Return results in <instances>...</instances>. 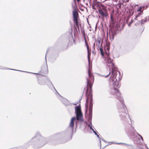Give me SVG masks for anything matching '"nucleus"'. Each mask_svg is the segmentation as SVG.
<instances>
[{
  "instance_id": "obj_22",
  "label": "nucleus",
  "mask_w": 149,
  "mask_h": 149,
  "mask_svg": "<svg viewBox=\"0 0 149 149\" xmlns=\"http://www.w3.org/2000/svg\"><path fill=\"white\" fill-rule=\"evenodd\" d=\"M25 145H27L26 147H25L24 148V149H23V148L22 146L18 147V148H15V149H26L29 146V145L28 144V143H26L25 144Z\"/></svg>"
},
{
  "instance_id": "obj_45",
  "label": "nucleus",
  "mask_w": 149,
  "mask_h": 149,
  "mask_svg": "<svg viewBox=\"0 0 149 149\" xmlns=\"http://www.w3.org/2000/svg\"><path fill=\"white\" fill-rule=\"evenodd\" d=\"M1 68H3V67L1 66V65H0V69H1Z\"/></svg>"
},
{
  "instance_id": "obj_19",
  "label": "nucleus",
  "mask_w": 149,
  "mask_h": 149,
  "mask_svg": "<svg viewBox=\"0 0 149 149\" xmlns=\"http://www.w3.org/2000/svg\"><path fill=\"white\" fill-rule=\"evenodd\" d=\"M58 56V54H56L55 55H53L51 61L52 62H54L55 60H56V58Z\"/></svg>"
},
{
  "instance_id": "obj_5",
  "label": "nucleus",
  "mask_w": 149,
  "mask_h": 149,
  "mask_svg": "<svg viewBox=\"0 0 149 149\" xmlns=\"http://www.w3.org/2000/svg\"><path fill=\"white\" fill-rule=\"evenodd\" d=\"M91 91L90 90L89 93L88 94L87 92L86 93V100L85 104V107L87 108L89 106V114H88V117L87 118L88 122L89 123H88L87 122L85 123L88 127H90V129L92 130L93 128L92 127L93 125L92 124V110L93 107V100L92 98V94L91 93Z\"/></svg>"
},
{
  "instance_id": "obj_35",
  "label": "nucleus",
  "mask_w": 149,
  "mask_h": 149,
  "mask_svg": "<svg viewBox=\"0 0 149 149\" xmlns=\"http://www.w3.org/2000/svg\"><path fill=\"white\" fill-rule=\"evenodd\" d=\"M102 140L104 142H106H106H108L107 141H105V140L104 139H102Z\"/></svg>"
},
{
  "instance_id": "obj_13",
  "label": "nucleus",
  "mask_w": 149,
  "mask_h": 149,
  "mask_svg": "<svg viewBox=\"0 0 149 149\" xmlns=\"http://www.w3.org/2000/svg\"><path fill=\"white\" fill-rule=\"evenodd\" d=\"M148 7V6H140L139 8L137 10V12H138L139 13L134 18V19H136L138 17H139L141 15H142L143 14V10L144 9H146Z\"/></svg>"
},
{
  "instance_id": "obj_54",
  "label": "nucleus",
  "mask_w": 149,
  "mask_h": 149,
  "mask_svg": "<svg viewBox=\"0 0 149 149\" xmlns=\"http://www.w3.org/2000/svg\"><path fill=\"white\" fill-rule=\"evenodd\" d=\"M93 9H94V8L93 7Z\"/></svg>"
},
{
  "instance_id": "obj_8",
  "label": "nucleus",
  "mask_w": 149,
  "mask_h": 149,
  "mask_svg": "<svg viewBox=\"0 0 149 149\" xmlns=\"http://www.w3.org/2000/svg\"><path fill=\"white\" fill-rule=\"evenodd\" d=\"M88 77H86L87 80V90L86 92V94L87 92V93L88 94L90 91H91L92 93V88L93 85V83L94 81V77L93 73L91 71L92 69V65L90 66V58L88 56Z\"/></svg>"
},
{
  "instance_id": "obj_47",
  "label": "nucleus",
  "mask_w": 149,
  "mask_h": 149,
  "mask_svg": "<svg viewBox=\"0 0 149 149\" xmlns=\"http://www.w3.org/2000/svg\"><path fill=\"white\" fill-rule=\"evenodd\" d=\"M146 148H147V149H149V148H148V146H147L146 145Z\"/></svg>"
},
{
  "instance_id": "obj_17",
  "label": "nucleus",
  "mask_w": 149,
  "mask_h": 149,
  "mask_svg": "<svg viewBox=\"0 0 149 149\" xmlns=\"http://www.w3.org/2000/svg\"><path fill=\"white\" fill-rule=\"evenodd\" d=\"M73 21L74 23V24H75L76 26H78V25H79L80 27H81V23H79V20L80 21V19H73Z\"/></svg>"
},
{
  "instance_id": "obj_52",
  "label": "nucleus",
  "mask_w": 149,
  "mask_h": 149,
  "mask_svg": "<svg viewBox=\"0 0 149 149\" xmlns=\"http://www.w3.org/2000/svg\"><path fill=\"white\" fill-rule=\"evenodd\" d=\"M92 52H93H93H94V51H92Z\"/></svg>"
},
{
  "instance_id": "obj_27",
  "label": "nucleus",
  "mask_w": 149,
  "mask_h": 149,
  "mask_svg": "<svg viewBox=\"0 0 149 149\" xmlns=\"http://www.w3.org/2000/svg\"><path fill=\"white\" fill-rule=\"evenodd\" d=\"M133 20H131L130 22L128 24V26L129 27H130L131 24L133 22Z\"/></svg>"
},
{
  "instance_id": "obj_40",
  "label": "nucleus",
  "mask_w": 149,
  "mask_h": 149,
  "mask_svg": "<svg viewBox=\"0 0 149 149\" xmlns=\"http://www.w3.org/2000/svg\"><path fill=\"white\" fill-rule=\"evenodd\" d=\"M109 145H106V146H104L103 148H102V149H103V148H105L107 146Z\"/></svg>"
},
{
  "instance_id": "obj_21",
  "label": "nucleus",
  "mask_w": 149,
  "mask_h": 149,
  "mask_svg": "<svg viewBox=\"0 0 149 149\" xmlns=\"http://www.w3.org/2000/svg\"><path fill=\"white\" fill-rule=\"evenodd\" d=\"M131 149H144V148L142 147L141 145H138L136 148L135 149L134 148H132Z\"/></svg>"
},
{
  "instance_id": "obj_51",
  "label": "nucleus",
  "mask_w": 149,
  "mask_h": 149,
  "mask_svg": "<svg viewBox=\"0 0 149 149\" xmlns=\"http://www.w3.org/2000/svg\"><path fill=\"white\" fill-rule=\"evenodd\" d=\"M65 141L64 142H61V143H65Z\"/></svg>"
},
{
  "instance_id": "obj_53",
  "label": "nucleus",
  "mask_w": 149,
  "mask_h": 149,
  "mask_svg": "<svg viewBox=\"0 0 149 149\" xmlns=\"http://www.w3.org/2000/svg\"><path fill=\"white\" fill-rule=\"evenodd\" d=\"M81 99H80V100H81ZM80 100H79V101H80Z\"/></svg>"
},
{
  "instance_id": "obj_12",
  "label": "nucleus",
  "mask_w": 149,
  "mask_h": 149,
  "mask_svg": "<svg viewBox=\"0 0 149 149\" xmlns=\"http://www.w3.org/2000/svg\"><path fill=\"white\" fill-rule=\"evenodd\" d=\"M98 12L99 14L103 17H107L108 16L107 10L104 7L99 9L98 10Z\"/></svg>"
},
{
  "instance_id": "obj_9",
  "label": "nucleus",
  "mask_w": 149,
  "mask_h": 149,
  "mask_svg": "<svg viewBox=\"0 0 149 149\" xmlns=\"http://www.w3.org/2000/svg\"><path fill=\"white\" fill-rule=\"evenodd\" d=\"M44 79H43L44 81H45L46 83V85H47L51 89H52V88H54L56 91H57L55 89V87L54 86L53 84L52 83L51 81L50 80L49 78L47 76L45 77L44 76Z\"/></svg>"
},
{
  "instance_id": "obj_39",
  "label": "nucleus",
  "mask_w": 149,
  "mask_h": 149,
  "mask_svg": "<svg viewBox=\"0 0 149 149\" xmlns=\"http://www.w3.org/2000/svg\"><path fill=\"white\" fill-rule=\"evenodd\" d=\"M95 42L93 44V48H94V49H95Z\"/></svg>"
},
{
  "instance_id": "obj_18",
  "label": "nucleus",
  "mask_w": 149,
  "mask_h": 149,
  "mask_svg": "<svg viewBox=\"0 0 149 149\" xmlns=\"http://www.w3.org/2000/svg\"><path fill=\"white\" fill-rule=\"evenodd\" d=\"M71 32L70 31L69 32L67 33V34L68 35V42H69L70 41V39H71L72 38H73L72 35V29H71Z\"/></svg>"
},
{
  "instance_id": "obj_11",
  "label": "nucleus",
  "mask_w": 149,
  "mask_h": 149,
  "mask_svg": "<svg viewBox=\"0 0 149 149\" xmlns=\"http://www.w3.org/2000/svg\"><path fill=\"white\" fill-rule=\"evenodd\" d=\"M117 30L115 28H112L109 31V38L111 40L114 39V36L116 35Z\"/></svg>"
},
{
  "instance_id": "obj_56",
  "label": "nucleus",
  "mask_w": 149,
  "mask_h": 149,
  "mask_svg": "<svg viewBox=\"0 0 149 149\" xmlns=\"http://www.w3.org/2000/svg\"><path fill=\"white\" fill-rule=\"evenodd\" d=\"M77 1H79V0H77Z\"/></svg>"
},
{
  "instance_id": "obj_14",
  "label": "nucleus",
  "mask_w": 149,
  "mask_h": 149,
  "mask_svg": "<svg viewBox=\"0 0 149 149\" xmlns=\"http://www.w3.org/2000/svg\"><path fill=\"white\" fill-rule=\"evenodd\" d=\"M73 10L72 11V17L73 19H78L79 18V14L78 13L76 10L75 7L74 6L73 4H72Z\"/></svg>"
},
{
  "instance_id": "obj_48",
  "label": "nucleus",
  "mask_w": 149,
  "mask_h": 149,
  "mask_svg": "<svg viewBox=\"0 0 149 149\" xmlns=\"http://www.w3.org/2000/svg\"><path fill=\"white\" fill-rule=\"evenodd\" d=\"M110 18H111V19H112V16H111L110 17Z\"/></svg>"
},
{
  "instance_id": "obj_7",
  "label": "nucleus",
  "mask_w": 149,
  "mask_h": 149,
  "mask_svg": "<svg viewBox=\"0 0 149 149\" xmlns=\"http://www.w3.org/2000/svg\"><path fill=\"white\" fill-rule=\"evenodd\" d=\"M128 115L129 117H130L128 113ZM129 119L131 121L130 127L129 129H126L127 132L130 138L132 139L134 143V144L136 143L137 144H138L139 143V141H140V139L136 136V134L140 137L143 141V139L142 136L137 132H136L134 127H132V120L130 117H129Z\"/></svg>"
},
{
  "instance_id": "obj_55",
  "label": "nucleus",
  "mask_w": 149,
  "mask_h": 149,
  "mask_svg": "<svg viewBox=\"0 0 149 149\" xmlns=\"http://www.w3.org/2000/svg\"><path fill=\"white\" fill-rule=\"evenodd\" d=\"M75 29L77 30V28H75Z\"/></svg>"
},
{
  "instance_id": "obj_6",
  "label": "nucleus",
  "mask_w": 149,
  "mask_h": 149,
  "mask_svg": "<svg viewBox=\"0 0 149 149\" xmlns=\"http://www.w3.org/2000/svg\"><path fill=\"white\" fill-rule=\"evenodd\" d=\"M3 67V68L1 69H10L14 70H15L20 72H25L27 73H32L33 74H36L37 75V77L38 79V84L40 85H46V83L45 81H44V80L43 79H44V74H47L48 72V68H47V64H46V66L45 67H44V66H42L41 68V71H40V72L41 73V74H39L37 73H35L33 72H28L18 70H16L14 69H7L6 67H4L3 66H2Z\"/></svg>"
},
{
  "instance_id": "obj_28",
  "label": "nucleus",
  "mask_w": 149,
  "mask_h": 149,
  "mask_svg": "<svg viewBox=\"0 0 149 149\" xmlns=\"http://www.w3.org/2000/svg\"><path fill=\"white\" fill-rule=\"evenodd\" d=\"M141 24V21H139L136 24H135V25L136 26L138 24Z\"/></svg>"
},
{
  "instance_id": "obj_34",
  "label": "nucleus",
  "mask_w": 149,
  "mask_h": 149,
  "mask_svg": "<svg viewBox=\"0 0 149 149\" xmlns=\"http://www.w3.org/2000/svg\"><path fill=\"white\" fill-rule=\"evenodd\" d=\"M124 143H117V144H124Z\"/></svg>"
},
{
  "instance_id": "obj_10",
  "label": "nucleus",
  "mask_w": 149,
  "mask_h": 149,
  "mask_svg": "<svg viewBox=\"0 0 149 149\" xmlns=\"http://www.w3.org/2000/svg\"><path fill=\"white\" fill-rule=\"evenodd\" d=\"M56 92L58 94V95L57 96L58 98L62 102L65 106L69 105H71V103L69 102L68 100L62 97L58 93L57 91H56Z\"/></svg>"
},
{
  "instance_id": "obj_29",
  "label": "nucleus",
  "mask_w": 149,
  "mask_h": 149,
  "mask_svg": "<svg viewBox=\"0 0 149 149\" xmlns=\"http://www.w3.org/2000/svg\"><path fill=\"white\" fill-rule=\"evenodd\" d=\"M87 49L88 50V56L90 57V56H91V53H89L88 52V49Z\"/></svg>"
},
{
  "instance_id": "obj_26",
  "label": "nucleus",
  "mask_w": 149,
  "mask_h": 149,
  "mask_svg": "<svg viewBox=\"0 0 149 149\" xmlns=\"http://www.w3.org/2000/svg\"><path fill=\"white\" fill-rule=\"evenodd\" d=\"M124 144L125 145L127 146H131L132 148L133 147H134V146H133V145L131 144H127V143H124Z\"/></svg>"
},
{
  "instance_id": "obj_3",
  "label": "nucleus",
  "mask_w": 149,
  "mask_h": 149,
  "mask_svg": "<svg viewBox=\"0 0 149 149\" xmlns=\"http://www.w3.org/2000/svg\"><path fill=\"white\" fill-rule=\"evenodd\" d=\"M116 83H112L113 88L110 91L111 93L115 95L120 102L121 107L118 110V113H119V116L122 120H125L126 118L127 115L126 110H127L126 106L124 104V102L123 99L121 95L118 88L120 86L119 84V87H118Z\"/></svg>"
},
{
  "instance_id": "obj_23",
  "label": "nucleus",
  "mask_w": 149,
  "mask_h": 149,
  "mask_svg": "<svg viewBox=\"0 0 149 149\" xmlns=\"http://www.w3.org/2000/svg\"><path fill=\"white\" fill-rule=\"evenodd\" d=\"M141 26L142 27H143V25H142V24H144V23L146 22L147 21V20L146 19H142L141 20Z\"/></svg>"
},
{
  "instance_id": "obj_50",
  "label": "nucleus",
  "mask_w": 149,
  "mask_h": 149,
  "mask_svg": "<svg viewBox=\"0 0 149 149\" xmlns=\"http://www.w3.org/2000/svg\"><path fill=\"white\" fill-rule=\"evenodd\" d=\"M101 5L103 6H104V5L103 4H101Z\"/></svg>"
},
{
  "instance_id": "obj_37",
  "label": "nucleus",
  "mask_w": 149,
  "mask_h": 149,
  "mask_svg": "<svg viewBox=\"0 0 149 149\" xmlns=\"http://www.w3.org/2000/svg\"><path fill=\"white\" fill-rule=\"evenodd\" d=\"M100 0L101 1V2H104L105 1H106V0Z\"/></svg>"
},
{
  "instance_id": "obj_1",
  "label": "nucleus",
  "mask_w": 149,
  "mask_h": 149,
  "mask_svg": "<svg viewBox=\"0 0 149 149\" xmlns=\"http://www.w3.org/2000/svg\"><path fill=\"white\" fill-rule=\"evenodd\" d=\"M74 108L76 118L75 117H74L71 118L69 125L65 131L50 136V139L52 140L61 139L72 134L74 127V120L76 118L78 122H83L84 121L83 118V114L81 111L80 104L75 107Z\"/></svg>"
},
{
  "instance_id": "obj_30",
  "label": "nucleus",
  "mask_w": 149,
  "mask_h": 149,
  "mask_svg": "<svg viewBox=\"0 0 149 149\" xmlns=\"http://www.w3.org/2000/svg\"><path fill=\"white\" fill-rule=\"evenodd\" d=\"M106 44L107 47H109V46L110 45V43L109 42L106 43Z\"/></svg>"
},
{
  "instance_id": "obj_16",
  "label": "nucleus",
  "mask_w": 149,
  "mask_h": 149,
  "mask_svg": "<svg viewBox=\"0 0 149 149\" xmlns=\"http://www.w3.org/2000/svg\"><path fill=\"white\" fill-rule=\"evenodd\" d=\"M80 28H81V33L82 34V35L83 36V38H84L85 44L87 48H88V45H87V43L86 42V34L85 33V32L84 29L83 28V27L81 26Z\"/></svg>"
},
{
  "instance_id": "obj_36",
  "label": "nucleus",
  "mask_w": 149,
  "mask_h": 149,
  "mask_svg": "<svg viewBox=\"0 0 149 149\" xmlns=\"http://www.w3.org/2000/svg\"><path fill=\"white\" fill-rule=\"evenodd\" d=\"M101 139H99V140L100 142V147L101 146Z\"/></svg>"
},
{
  "instance_id": "obj_24",
  "label": "nucleus",
  "mask_w": 149,
  "mask_h": 149,
  "mask_svg": "<svg viewBox=\"0 0 149 149\" xmlns=\"http://www.w3.org/2000/svg\"><path fill=\"white\" fill-rule=\"evenodd\" d=\"M130 17H131V16H130V15H127V17L126 20V22L127 23H128V21L130 18Z\"/></svg>"
},
{
  "instance_id": "obj_32",
  "label": "nucleus",
  "mask_w": 149,
  "mask_h": 149,
  "mask_svg": "<svg viewBox=\"0 0 149 149\" xmlns=\"http://www.w3.org/2000/svg\"><path fill=\"white\" fill-rule=\"evenodd\" d=\"M48 50H49L48 49H47V52H46V54H45V60H46V61H47L46 59V54H47V52H48Z\"/></svg>"
},
{
  "instance_id": "obj_33",
  "label": "nucleus",
  "mask_w": 149,
  "mask_h": 149,
  "mask_svg": "<svg viewBox=\"0 0 149 149\" xmlns=\"http://www.w3.org/2000/svg\"><path fill=\"white\" fill-rule=\"evenodd\" d=\"M79 25H78V26H77L79 32L80 30H79Z\"/></svg>"
},
{
  "instance_id": "obj_15",
  "label": "nucleus",
  "mask_w": 149,
  "mask_h": 149,
  "mask_svg": "<svg viewBox=\"0 0 149 149\" xmlns=\"http://www.w3.org/2000/svg\"><path fill=\"white\" fill-rule=\"evenodd\" d=\"M96 46H97V49H99L100 50V53L102 56L103 57L104 59L106 58V56L105 52H104L103 48L100 47L99 45H97V44L96 45Z\"/></svg>"
},
{
  "instance_id": "obj_25",
  "label": "nucleus",
  "mask_w": 149,
  "mask_h": 149,
  "mask_svg": "<svg viewBox=\"0 0 149 149\" xmlns=\"http://www.w3.org/2000/svg\"><path fill=\"white\" fill-rule=\"evenodd\" d=\"M101 38L100 37L99 38L98 37V40H97V42H98V45H99L100 44V41H101Z\"/></svg>"
},
{
  "instance_id": "obj_42",
  "label": "nucleus",
  "mask_w": 149,
  "mask_h": 149,
  "mask_svg": "<svg viewBox=\"0 0 149 149\" xmlns=\"http://www.w3.org/2000/svg\"><path fill=\"white\" fill-rule=\"evenodd\" d=\"M91 130L93 131V132H94L95 131L93 129H92Z\"/></svg>"
},
{
  "instance_id": "obj_49",
  "label": "nucleus",
  "mask_w": 149,
  "mask_h": 149,
  "mask_svg": "<svg viewBox=\"0 0 149 149\" xmlns=\"http://www.w3.org/2000/svg\"><path fill=\"white\" fill-rule=\"evenodd\" d=\"M76 125H77V122H76Z\"/></svg>"
},
{
  "instance_id": "obj_41",
  "label": "nucleus",
  "mask_w": 149,
  "mask_h": 149,
  "mask_svg": "<svg viewBox=\"0 0 149 149\" xmlns=\"http://www.w3.org/2000/svg\"><path fill=\"white\" fill-rule=\"evenodd\" d=\"M108 142L109 143H114L113 142Z\"/></svg>"
},
{
  "instance_id": "obj_31",
  "label": "nucleus",
  "mask_w": 149,
  "mask_h": 149,
  "mask_svg": "<svg viewBox=\"0 0 149 149\" xmlns=\"http://www.w3.org/2000/svg\"><path fill=\"white\" fill-rule=\"evenodd\" d=\"M96 136L99 139H101V138H100V137L99 136V135L98 134L96 135Z\"/></svg>"
},
{
  "instance_id": "obj_2",
  "label": "nucleus",
  "mask_w": 149,
  "mask_h": 149,
  "mask_svg": "<svg viewBox=\"0 0 149 149\" xmlns=\"http://www.w3.org/2000/svg\"><path fill=\"white\" fill-rule=\"evenodd\" d=\"M109 47H107L106 49L107 51H105V54L106 58L104 59V61L107 64V66H108L110 72L109 74L106 75H100L101 76L105 77H108L111 73L109 79L111 81L112 84L116 83L118 87H119V81L122 79V75H120V73L119 71L118 70V68L114 65V64L113 63V60L109 56Z\"/></svg>"
},
{
  "instance_id": "obj_20",
  "label": "nucleus",
  "mask_w": 149,
  "mask_h": 149,
  "mask_svg": "<svg viewBox=\"0 0 149 149\" xmlns=\"http://www.w3.org/2000/svg\"><path fill=\"white\" fill-rule=\"evenodd\" d=\"M127 15H130V16H132L134 13V12L131 10L129 11H127Z\"/></svg>"
},
{
  "instance_id": "obj_44",
  "label": "nucleus",
  "mask_w": 149,
  "mask_h": 149,
  "mask_svg": "<svg viewBox=\"0 0 149 149\" xmlns=\"http://www.w3.org/2000/svg\"><path fill=\"white\" fill-rule=\"evenodd\" d=\"M73 104L75 105H76L77 104L76 103H71V104Z\"/></svg>"
},
{
  "instance_id": "obj_46",
  "label": "nucleus",
  "mask_w": 149,
  "mask_h": 149,
  "mask_svg": "<svg viewBox=\"0 0 149 149\" xmlns=\"http://www.w3.org/2000/svg\"><path fill=\"white\" fill-rule=\"evenodd\" d=\"M118 143H116L115 142H114V143H113L115 144H117Z\"/></svg>"
},
{
  "instance_id": "obj_43",
  "label": "nucleus",
  "mask_w": 149,
  "mask_h": 149,
  "mask_svg": "<svg viewBox=\"0 0 149 149\" xmlns=\"http://www.w3.org/2000/svg\"><path fill=\"white\" fill-rule=\"evenodd\" d=\"M142 25H143V30H144V26L143 25V24H142Z\"/></svg>"
},
{
  "instance_id": "obj_38",
  "label": "nucleus",
  "mask_w": 149,
  "mask_h": 149,
  "mask_svg": "<svg viewBox=\"0 0 149 149\" xmlns=\"http://www.w3.org/2000/svg\"><path fill=\"white\" fill-rule=\"evenodd\" d=\"M93 133H94L96 135L97 134V133L95 131L94 132H93Z\"/></svg>"
},
{
  "instance_id": "obj_4",
  "label": "nucleus",
  "mask_w": 149,
  "mask_h": 149,
  "mask_svg": "<svg viewBox=\"0 0 149 149\" xmlns=\"http://www.w3.org/2000/svg\"><path fill=\"white\" fill-rule=\"evenodd\" d=\"M49 140V139L42 136L39 132H36V135L29 141V143L31 142L33 149H39V148L43 146Z\"/></svg>"
}]
</instances>
